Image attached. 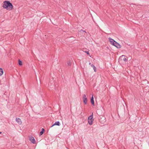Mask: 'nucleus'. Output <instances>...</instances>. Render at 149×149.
<instances>
[{
	"label": "nucleus",
	"instance_id": "8",
	"mask_svg": "<svg viewBox=\"0 0 149 149\" xmlns=\"http://www.w3.org/2000/svg\"><path fill=\"white\" fill-rule=\"evenodd\" d=\"M60 123L59 121H57L55 123H54L52 125L51 127H52L53 126H54V125H57V126H60Z\"/></svg>",
	"mask_w": 149,
	"mask_h": 149
},
{
	"label": "nucleus",
	"instance_id": "7",
	"mask_svg": "<svg viewBox=\"0 0 149 149\" xmlns=\"http://www.w3.org/2000/svg\"><path fill=\"white\" fill-rule=\"evenodd\" d=\"M16 121L19 125H21L22 124V122L20 119L19 118H16Z\"/></svg>",
	"mask_w": 149,
	"mask_h": 149
},
{
	"label": "nucleus",
	"instance_id": "4",
	"mask_svg": "<svg viewBox=\"0 0 149 149\" xmlns=\"http://www.w3.org/2000/svg\"><path fill=\"white\" fill-rule=\"evenodd\" d=\"M120 59L122 61H123L125 62H126L127 60V59L126 58L125 56L123 55L120 57Z\"/></svg>",
	"mask_w": 149,
	"mask_h": 149
},
{
	"label": "nucleus",
	"instance_id": "1",
	"mask_svg": "<svg viewBox=\"0 0 149 149\" xmlns=\"http://www.w3.org/2000/svg\"><path fill=\"white\" fill-rule=\"evenodd\" d=\"M2 5L3 7L6 9L7 10H11L13 9V6L9 1H4L3 2Z\"/></svg>",
	"mask_w": 149,
	"mask_h": 149
},
{
	"label": "nucleus",
	"instance_id": "13",
	"mask_svg": "<svg viewBox=\"0 0 149 149\" xmlns=\"http://www.w3.org/2000/svg\"><path fill=\"white\" fill-rule=\"evenodd\" d=\"M3 69L1 68H0V76H1L3 74Z\"/></svg>",
	"mask_w": 149,
	"mask_h": 149
},
{
	"label": "nucleus",
	"instance_id": "12",
	"mask_svg": "<svg viewBox=\"0 0 149 149\" xmlns=\"http://www.w3.org/2000/svg\"><path fill=\"white\" fill-rule=\"evenodd\" d=\"M72 61L70 60L68 61L67 62V64L68 66H71L72 65Z\"/></svg>",
	"mask_w": 149,
	"mask_h": 149
},
{
	"label": "nucleus",
	"instance_id": "19",
	"mask_svg": "<svg viewBox=\"0 0 149 149\" xmlns=\"http://www.w3.org/2000/svg\"><path fill=\"white\" fill-rule=\"evenodd\" d=\"M2 133V132H0V134H1Z\"/></svg>",
	"mask_w": 149,
	"mask_h": 149
},
{
	"label": "nucleus",
	"instance_id": "2",
	"mask_svg": "<svg viewBox=\"0 0 149 149\" xmlns=\"http://www.w3.org/2000/svg\"><path fill=\"white\" fill-rule=\"evenodd\" d=\"M83 99L84 103L86 104H87V99L86 95L85 94H84L83 95Z\"/></svg>",
	"mask_w": 149,
	"mask_h": 149
},
{
	"label": "nucleus",
	"instance_id": "14",
	"mask_svg": "<svg viewBox=\"0 0 149 149\" xmlns=\"http://www.w3.org/2000/svg\"><path fill=\"white\" fill-rule=\"evenodd\" d=\"M91 66L93 68L94 71L95 72H96V68L94 66V65L92 64L91 65Z\"/></svg>",
	"mask_w": 149,
	"mask_h": 149
},
{
	"label": "nucleus",
	"instance_id": "17",
	"mask_svg": "<svg viewBox=\"0 0 149 149\" xmlns=\"http://www.w3.org/2000/svg\"><path fill=\"white\" fill-rule=\"evenodd\" d=\"M85 52L87 54H89V51H85Z\"/></svg>",
	"mask_w": 149,
	"mask_h": 149
},
{
	"label": "nucleus",
	"instance_id": "11",
	"mask_svg": "<svg viewBox=\"0 0 149 149\" xmlns=\"http://www.w3.org/2000/svg\"><path fill=\"white\" fill-rule=\"evenodd\" d=\"M93 119L88 120V123L90 125H91L93 124Z\"/></svg>",
	"mask_w": 149,
	"mask_h": 149
},
{
	"label": "nucleus",
	"instance_id": "3",
	"mask_svg": "<svg viewBox=\"0 0 149 149\" xmlns=\"http://www.w3.org/2000/svg\"><path fill=\"white\" fill-rule=\"evenodd\" d=\"M108 39L109 41L110 42L111 44L114 46L116 41L110 37L109 38H108Z\"/></svg>",
	"mask_w": 149,
	"mask_h": 149
},
{
	"label": "nucleus",
	"instance_id": "18",
	"mask_svg": "<svg viewBox=\"0 0 149 149\" xmlns=\"http://www.w3.org/2000/svg\"><path fill=\"white\" fill-rule=\"evenodd\" d=\"M91 63H89V65H91Z\"/></svg>",
	"mask_w": 149,
	"mask_h": 149
},
{
	"label": "nucleus",
	"instance_id": "9",
	"mask_svg": "<svg viewBox=\"0 0 149 149\" xmlns=\"http://www.w3.org/2000/svg\"><path fill=\"white\" fill-rule=\"evenodd\" d=\"M91 104L93 105H94V98L93 96V95H92V96L91 98Z\"/></svg>",
	"mask_w": 149,
	"mask_h": 149
},
{
	"label": "nucleus",
	"instance_id": "16",
	"mask_svg": "<svg viewBox=\"0 0 149 149\" xmlns=\"http://www.w3.org/2000/svg\"><path fill=\"white\" fill-rule=\"evenodd\" d=\"M18 64L20 66H21L22 65V61L19 60H18Z\"/></svg>",
	"mask_w": 149,
	"mask_h": 149
},
{
	"label": "nucleus",
	"instance_id": "6",
	"mask_svg": "<svg viewBox=\"0 0 149 149\" xmlns=\"http://www.w3.org/2000/svg\"><path fill=\"white\" fill-rule=\"evenodd\" d=\"M114 46L118 48H120L121 47V46L116 42H115V44L114 45Z\"/></svg>",
	"mask_w": 149,
	"mask_h": 149
},
{
	"label": "nucleus",
	"instance_id": "20",
	"mask_svg": "<svg viewBox=\"0 0 149 149\" xmlns=\"http://www.w3.org/2000/svg\"><path fill=\"white\" fill-rule=\"evenodd\" d=\"M84 31V32H86H86L85 31Z\"/></svg>",
	"mask_w": 149,
	"mask_h": 149
},
{
	"label": "nucleus",
	"instance_id": "15",
	"mask_svg": "<svg viewBox=\"0 0 149 149\" xmlns=\"http://www.w3.org/2000/svg\"><path fill=\"white\" fill-rule=\"evenodd\" d=\"M93 118V113H92V115H91L89 116L88 118V120L92 119Z\"/></svg>",
	"mask_w": 149,
	"mask_h": 149
},
{
	"label": "nucleus",
	"instance_id": "5",
	"mask_svg": "<svg viewBox=\"0 0 149 149\" xmlns=\"http://www.w3.org/2000/svg\"><path fill=\"white\" fill-rule=\"evenodd\" d=\"M29 140L33 144L36 143V141L33 137L31 136L29 137Z\"/></svg>",
	"mask_w": 149,
	"mask_h": 149
},
{
	"label": "nucleus",
	"instance_id": "10",
	"mask_svg": "<svg viewBox=\"0 0 149 149\" xmlns=\"http://www.w3.org/2000/svg\"><path fill=\"white\" fill-rule=\"evenodd\" d=\"M45 131V130L44 128H42L41 131L40 132L39 134V136H40L42 135L44 133Z\"/></svg>",
	"mask_w": 149,
	"mask_h": 149
}]
</instances>
